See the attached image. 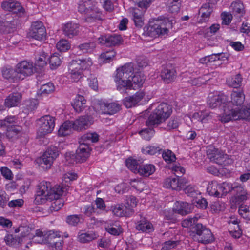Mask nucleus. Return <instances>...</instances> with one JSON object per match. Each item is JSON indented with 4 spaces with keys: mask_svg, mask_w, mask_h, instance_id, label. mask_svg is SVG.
Masks as SVG:
<instances>
[{
    "mask_svg": "<svg viewBox=\"0 0 250 250\" xmlns=\"http://www.w3.org/2000/svg\"><path fill=\"white\" fill-rule=\"evenodd\" d=\"M63 192V188L60 185H55L52 188L50 182L42 181L38 186L34 202L37 204H40L45 203L46 200L53 201L60 198Z\"/></svg>",
    "mask_w": 250,
    "mask_h": 250,
    "instance_id": "nucleus-1",
    "label": "nucleus"
},
{
    "mask_svg": "<svg viewBox=\"0 0 250 250\" xmlns=\"http://www.w3.org/2000/svg\"><path fill=\"white\" fill-rule=\"evenodd\" d=\"M133 74L134 67L131 63H126L117 69L114 80L119 91L121 93H126V90L133 88L130 79Z\"/></svg>",
    "mask_w": 250,
    "mask_h": 250,
    "instance_id": "nucleus-2",
    "label": "nucleus"
},
{
    "mask_svg": "<svg viewBox=\"0 0 250 250\" xmlns=\"http://www.w3.org/2000/svg\"><path fill=\"white\" fill-rule=\"evenodd\" d=\"M55 118L49 115L42 116L36 121L37 136L42 137L50 133L55 125Z\"/></svg>",
    "mask_w": 250,
    "mask_h": 250,
    "instance_id": "nucleus-3",
    "label": "nucleus"
},
{
    "mask_svg": "<svg viewBox=\"0 0 250 250\" xmlns=\"http://www.w3.org/2000/svg\"><path fill=\"white\" fill-rule=\"evenodd\" d=\"M172 19L165 18L162 22L158 21L154 24L150 25L147 27V34L149 36L154 38L167 34L168 33V29L172 28Z\"/></svg>",
    "mask_w": 250,
    "mask_h": 250,
    "instance_id": "nucleus-4",
    "label": "nucleus"
},
{
    "mask_svg": "<svg viewBox=\"0 0 250 250\" xmlns=\"http://www.w3.org/2000/svg\"><path fill=\"white\" fill-rule=\"evenodd\" d=\"M240 119H250V103L248 104L243 110H232L227 108L225 115L221 117V121L226 123L231 120H236Z\"/></svg>",
    "mask_w": 250,
    "mask_h": 250,
    "instance_id": "nucleus-5",
    "label": "nucleus"
},
{
    "mask_svg": "<svg viewBox=\"0 0 250 250\" xmlns=\"http://www.w3.org/2000/svg\"><path fill=\"white\" fill-rule=\"evenodd\" d=\"M207 153L211 161L219 165L226 166L232 163V160L229 155L214 146H210L207 150Z\"/></svg>",
    "mask_w": 250,
    "mask_h": 250,
    "instance_id": "nucleus-6",
    "label": "nucleus"
},
{
    "mask_svg": "<svg viewBox=\"0 0 250 250\" xmlns=\"http://www.w3.org/2000/svg\"><path fill=\"white\" fill-rule=\"evenodd\" d=\"M245 96L242 90L237 89L232 91L230 95V101L227 102L226 106H224V113L221 118L225 115V110L227 108L229 110H239L240 107L244 103Z\"/></svg>",
    "mask_w": 250,
    "mask_h": 250,
    "instance_id": "nucleus-7",
    "label": "nucleus"
},
{
    "mask_svg": "<svg viewBox=\"0 0 250 250\" xmlns=\"http://www.w3.org/2000/svg\"><path fill=\"white\" fill-rule=\"evenodd\" d=\"M192 231L196 234L199 242L208 244L213 241L214 238L210 229L201 223H197L192 227Z\"/></svg>",
    "mask_w": 250,
    "mask_h": 250,
    "instance_id": "nucleus-8",
    "label": "nucleus"
},
{
    "mask_svg": "<svg viewBox=\"0 0 250 250\" xmlns=\"http://www.w3.org/2000/svg\"><path fill=\"white\" fill-rule=\"evenodd\" d=\"M59 151L57 147L51 146L47 148L42 157L37 159L36 161L37 163L41 165V167H44L43 165H46V168H50L54 160L58 156Z\"/></svg>",
    "mask_w": 250,
    "mask_h": 250,
    "instance_id": "nucleus-9",
    "label": "nucleus"
},
{
    "mask_svg": "<svg viewBox=\"0 0 250 250\" xmlns=\"http://www.w3.org/2000/svg\"><path fill=\"white\" fill-rule=\"evenodd\" d=\"M48 55L43 51H37L35 52V62L34 66H32V73L33 72L42 74L44 71V67L47 64V61L48 60ZM42 76H37L40 78Z\"/></svg>",
    "mask_w": 250,
    "mask_h": 250,
    "instance_id": "nucleus-10",
    "label": "nucleus"
},
{
    "mask_svg": "<svg viewBox=\"0 0 250 250\" xmlns=\"http://www.w3.org/2000/svg\"><path fill=\"white\" fill-rule=\"evenodd\" d=\"M46 32L43 23L39 21L32 22V39L41 45L46 39Z\"/></svg>",
    "mask_w": 250,
    "mask_h": 250,
    "instance_id": "nucleus-11",
    "label": "nucleus"
},
{
    "mask_svg": "<svg viewBox=\"0 0 250 250\" xmlns=\"http://www.w3.org/2000/svg\"><path fill=\"white\" fill-rule=\"evenodd\" d=\"M227 96L224 94L209 93L208 98L207 104L209 107L215 108L223 105L226 106Z\"/></svg>",
    "mask_w": 250,
    "mask_h": 250,
    "instance_id": "nucleus-12",
    "label": "nucleus"
},
{
    "mask_svg": "<svg viewBox=\"0 0 250 250\" xmlns=\"http://www.w3.org/2000/svg\"><path fill=\"white\" fill-rule=\"evenodd\" d=\"M188 183L185 178L179 177H169L166 179L164 183V187L167 188H171L177 191L181 190L184 186Z\"/></svg>",
    "mask_w": 250,
    "mask_h": 250,
    "instance_id": "nucleus-13",
    "label": "nucleus"
},
{
    "mask_svg": "<svg viewBox=\"0 0 250 250\" xmlns=\"http://www.w3.org/2000/svg\"><path fill=\"white\" fill-rule=\"evenodd\" d=\"M1 7L4 10L19 14V16H21L24 13V9L21 3L14 0H9L2 2Z\"/></svg>",
    "mask_w": 250,
    "mask_h": 250,
    "instance_id": "nucleus-14",
    "label": "nucleus"
},
{
    "mask_svg": "<svg viewBox=\"0 0 250 250\" xmlns=\"http://www.w3.org/2000/svg\"><path fill=\"white\" fill-rule=\"evenodd\" d=\"M161 77L162 79L167 83L174 81L176 77V72L174 67L170 64L163 66Z\"/></svg>",
    "mask_w": 250,
    "mask_h": 250,
    "instance_id": "nucleus-15",
    "label": "nucleus"
},
{
    "mask_svg": "<svg viewBox=\"0 0 250 250\" xmlns=\"http://www.w3.org/2000/svg\"><path fill=\"white\" fill-rule=\"evenodd\" d=\"M99 42L107 46L118 45L121 44L123 40L120 35L113 34L109 36H101L98 38Z\"/></svg>",
    "mask_w": 250,
    "mask_h": 250,
    "instance_id": "nucleus-16",
    "label": "nucleus"
},
{
    "mask_svg": "<svg viewBox=\"0 0 250 250\" xmlns=\"http://www.w3.org/2000/svg\"><path fill=\"white\" fill-rule=\"evenodd\" d=\"M62 30L66 37L71 39L78 35L80 32V25L76 23L70 21L63 24Z\"/></svg>",
    "mask_w": 250,
    "mask_h": 250,
    "instance_id": "nucleus-17",
    "label": "nucleus"
},
{
    "mask_svg": "<svg viewBox=\"0 0 250 250\" xmlns=\"http://www.w3.org/2000/svg\"><path fill=\"white\" fill-rule=\"evenodd\" d=\"M98 108L103 114H114L120 109V105L116 103H106L101 102L98 105Z\"/></svg>",
    "mask_w": 250,
    "mask_h": 250,
    "instance_id": "nucleus-18",
    "label": "nucleus"
},
{
    "mask_svg": "<svg viewBox=\"0 0 250 250\" xmlns=\"http://www.w3.org/2000/svg\"><path fill=\"white\" fill-rule=\"evenodd\" d=\"M69 72L70 79L74 82L81 81L84 76L83 71L79 69V65L75 62L70 63Z\"/></svg>",
    "mask_w": 250,
    "mask_h": 250,
    "instance_id": "nucleus-19",
    "label": "nucleus"
},
{
    "mask_svg": "<svg viewBox=\"0 0 250 250\" xmlns=\"http://www.w3.org/2000/svg\"><path fill=\"white\" fill-rule=\"evenodd\" d=\"M18 75L22 78L30 76L31 74V65L30 62L26 61L18 63L15 67Z\"/></svg>",
    "mask_w": 250,
    "mask_h": 250,
    "instance_id": "nucleus-20",
    "label": "nucleus"
},
{
    "mask_svg": "<svg viewBox=\"0 0 250 250\" xmlns=\"http://www.w3.org/2000/svg\"><path fill=\"white\" fill-rule=\"evenodd\" d=\"M192 208L193 206L187 202L177 201L175 203L173 210L178 214L185 215L191 211Z\"/></svg>",
    "mask_w": 250,
    "mask_h": 250,
    "instance_id": "nucleus-21",
    "label": "nucleus"
},
{
    "mask_svg": "<svg viewBox=\"0 0 250 250\" xmlns=\"http://www.w3.org/2000/svg\"><path fill=\"white\" fill-rule=\"evenodd\" d=\"M207 0L208 2L204 4L199 10V13L201 14L202 20L204 21H207L209 17L213 11L212 5L216 2L215 0Z\"/></svg>",
    "mask_w": 250,
    "mask_h": 250,
    "instance_id": "nucleus-22",
    "label": "nucleus"
},
{
    "mask_svg": "<svg viewBox=\"0 0 250 250\" xmlns=\"http://www.w3.org/2000/svg\"><path fill=\"white\" fill-rule=\"evenodd\" d=\"M90 150L91 149L88 146L80 144L75 153L77 157V162L82 163L85 161L89 156Z\"/></svg>",
    "mask_w": 250,
    "mask_h": 250,
    "instance_id": "nucleus-23",
    "label": "nucleus"
},
{
    "mask_svg": "<svg viewBox=\"0 0 250 250\" xmlns=\"http://www.w3.org/2000/svg\"><path fill=\"white\" fill-rule=\"evenodd\" d=\"M3 77L7 80L15 82L21 80H23L24 78L18 75V72L16 69H13L12 68L4 67L2 70Z\"/></svg>",
    "mask_w": 250,
    "mask_h": 250,
    "instance_id": "nucleus-24",
    "label": "nucleus"
},
{
    "mask_svg": "<svg viewBox=\"0 0 250 250\" xmlns=\"http://www.w3.org/2000/svg\"><path fill=\"white\" fill-rule=\"evenodd\" d=\"M155 111L165 121L171 114L172 108L170 105L163 103L160 104Z\"/></svg>",
    "mask_w": 250,
    "mask_h": 250,
    "instance_id": "nucleus-25",
    "label": "nucleus"
},
{
    "mask_svg": "<svg viewBox=\"0 0 250 250\" xmlns=\"http://www.w3.org/2000/svg\"><path fill=\"white\" fill-rule=\"evenodd\" d=\"M99 140V135L96 132H88L83 135L79 139V144L88 146Z\"/></svg>",
    "mask_w": 250,
    "mask_h": 250,
    "instance_id": "nucleus-26",
    "label": "nucleus"
},
{
    "mask_svg": "<svg viewBox=\"0 0 250 250\" xmlns=\"http://www.w3.org/2000/svg\"><path fill=\"white\" fill-rule=\"evenodd\" d=\"M21 98V95L20 93H12L5 100V105L8 108L17 106L20 102Z\"/></svg>",
    "mask_w": 250,
    "mask_h": 250,
    "instance_id": "nucleus-27",
    "label": "nucleus"
},
{
    "mask_svg": "<svg viewBox=\"0 0 250 250\" xmlns=\"http://www.w3.org/2000/svg\"><path fill=\"white\" fill-rule=\"evenodd\" d=\"M85 20L86 22H91L97 20H101V14L96 5L93 7L84 15Z\"/></svg>",
    "mask_w": 250,
    "mask_h": 250,
    "instance_id": "nucleus-28",
    "label": "nucleus"
},
{
    "mask_svg": "<svg viewBox=\"0 0 250 250\" xmlns=\"http://www.w3.org/2000/svg\"><path fill=\"white\" fill-rule=\"evenodd\" d=\"M17 23L15 21H0V33L8 34L14 32L16 29Z\"/></svg>",
    "mask_w": 250,
    "mask_h": 250,
    "instance_id": "nucleus-29",
    "label": "nucleus"
},
{
    "mask_svg": "<svg viewBox=\"0 0 250 250\" xmlns=\"http://www.w3.org/2000/svg\"><path fill=\"white\" fill-rule=\"evenodd\" d=\"M232 14L238 18H241L245 13V8L243 3L240 0L233 1L230 6Z\"/></svg>",
    "mask_w": 250,
    "mask_h": 250,
    "instance_id": "nucleus-30",
    "label": "nucleus"
},
{
    "mask_svg": "<svg viewBox=\"0 0 250 250\" xmlns=\"http://www.w3.org/2000/svg\"><path fill=\"white\" fill-rule=\"evenodd\" d=\"M74 123L73 121H66L60 127L58 130V135L61 137L65 136L70 134L74 129Z\"/></svg>",
    "mask_w": 250,
    "mask_h": 250,
    "instance_id": "nucleus-31",
    "label": "nucleus"
},
{
    "mask_svg": "<svg viewBox=\"0 0 250 250\" xmlns=\"http://www.w3.org/2000/svg\"><path fill=\"white\" fill-rule=\"evenodd\" d=\"M96 4L95 0H82L79 2L78 11L84 15Z\"/></svg>",
    "mask_w": 250,
    "mask_h": 250,
    "instance_id": "nucleus-32",
    "label": "nucleus"
},
{
    "mask_svg": "<svg viewBox=\"0 0 250 250\" xmlns=\"http://www.w3.org/2000/svg\"><path fill=\"white\" fill-rule=\"evenodd\" d=\"M74 130H82L83 129H87L89 125V120L88 117L85 116L80 117L78 119L74 121Z\"/></svg>",
    "mask_w": 250,
    "mask_h": 250,
    "instance_id": "nucleus-33",
    "label": "nucleus"
},
{
    "mask_svg": "<svg viewBox=\"0 0 250 250\" xmlns=\"http://www.w3.org/2000/svg\"><path fill=\"white\" fill-rule=\"evenodd\" d=\"M86 100L83 96L78 95L75 98L72 104L75 110L78 112H81L86 107Z\"/></svg>",
    "mask_w": 250,
    "mask_h": 250,
    "instance_id": "nucleus-34",
    "label": "nucleus"
},
{
    "mask_svg": "<svg viewBox=\"0 0 250 250\" xmlns=\"http://www.w3.org/2000/svg\"><path fill=\"white\" fill-rule=\"evenodd\" d=\"M130 13L136 26H142L143 25V12L139 8H132Z\"/></svg>",
    "mask_w": 250,
    "mask_h": 250,
    "instance_id": "nucleus-35",
    "label": "nucleus"
},
{
    "mask_svg": "<svg viewBox=\"0 0 250 250\" xmlns=\"http://www.w3.org/2000/svg\"><path fill=\"white\" fill-rule=\"evenodd\" d=\"M136 229L143 232H150L153 230L152 224L145 218L138 222Z\"/></svg>",
    "mask_w": 250,
    "mask_h": 250,
    "instance_id": "nucleus-36",
    "label": "nucleus"
},
{
    "mask_svg": "<svg viewBox=\"0 0 250 250\" xmlns=\"http://www.w3.org/2000/svg\"><path fill=\"white\" fill-rule=\"evenodd\" d=\"M21 131V127L19 126H8L6 133V137L12 140L18 138Z\"/></svg>",
    "mask_w": 250,
    "mask_h": 250,
    "instance_id": "nucleus-37",
    "label": "nucleus"
},
{
    "mask_svg": "<svg viewBox=\"0 0 250 250\" xmlns=\"http://www.w3.org/2000/svg\"><path fill=\"white\" fill-rule=\"evenodd\" d=\"M55 90L54 84L51 83H48L42 85L40 89L37 91V96L40 98L41 96L49 94Z\"/></svg>",
    "mask_w": 250,
    "mask_h": 250,
    "instance_id": "nucleus-38",
    "label": "nucleus"
},
{
    "mask_svg": "<svg viewBox=\"0 0 250 250\" xmlns=\"http://www.w3.org/2000/svg\"><path fill=\"white\" fill-rule=\"evenodd\" d=\"M163 121V119L154 111L150 114L146 124L147 126L151 127L158 125Z\"/></svg>",
    "mask_w": 250,
    "mask_h": 250,
    "instance_id": "nucleus-39",
    "label": "nucleus"
},
{
    "mask_svg": "<svg viewBox=\"0 0 250 250\" xmlns=\"http://www.w3.org/2000/svg\"><path fill=\"white\" fill-rule=\"evenodd\" d=\"M235 187H233L231 184L224 182L222 184H218V191L217 197H220L222 195L226 194L227 193L231 191Z\"/></svg>",
    "mask_w": 250,
    "mask_h": 250,
    "instance_id": "nucleus-40",
    "label": "nucleus"
},
{
    "mask_svg": "<svg viewBox=\"0 0 250 250\" xmlns=\"http://www.w3.org/2000/svg\"><path fill=\"white\" fill-rule=\"evenodd\" d=\"M155 171V167L152 164H146L140 166L139 167V173L144 176L148 177L152 174Z\"/></svg>",
    "mask_w": 250,
    "mask_h": 250,
    "instance_id": "nucleus-41",
    "label": "nucleus"
},
{
    "mask_svg": "<svg viewBox=\"0 0 250 250\" xmlns=\"http://www.w3.org/2000/svg\"><path fill=\"white\" fill-rule=\"evenodd\" d=\"M130 79L133 85V88L131 89H135L143 85L145 80V77L141 72H139L136 73Z\"/></svg>",
    "mask_w": 250,
    "mask_h": 250,
    "instance_id": "nucleus-42",
    "label": "nucleus"
},
{
    "mask_svg": "<svg viewBox=\"0 0 250 250\" xmlns=\"http://www.w3.org/2000/svg\"><path fill=\"white\" fill-rule=\"evenodd\" d=\"M4 241L7 245L16 247L21 244L22 239L21 238L14 234H8L4 238Z\"/></svg>",
    "mask_w": 250,
    "mask_h": 250,
    "instance_id": "nucleus-43",
    "label": "nucleus"
},
{
    "mask_svg": "<svg viewBox=\"0 0 250 250\" xmlns=\"http://www.w3.org/2000/svg\"><path fill=\"white\" fill-rule=\"evenodd\" d=\"M71 62H75L79 65V69L83 70L88 69L92 65V62L90 58L85 59H78L72 60Z\"/></svg>",
    "mask_w": 250,
    "mask_h": 250,
    "instance_id": "nucleus-44",
    "label": "nucleus"
},
{
    "mask_svg": "<svg viewBox=\"0 0 250 250\" xmlns=\"http://www.w3.org/2000/svg\"><path fill=\"white\" fill-rule=\"evenodd\" d=\"M32 242L38 244H42L46 242L44 231L37 229L35 234L32 236Z\"/></svg>",
    "mask_w": 250,
    "mask_h": 250,
    "instance_id": "nucleus-45",
    "label": "nucleus"
},
{
    "mask_svg": "<svg viewBox=\"0 0 250 250\" xmlns=\"http://www.w3.org/2000/svg\"><path fill=\"white\" fill-rule=\"evenodd\" d=\"M95 47L96 44L94 42H90L81 44L77 48L81 53H84L91 52Z\"/></svg>",
    "mask_w": 250,
    "mask_h": 250,
    "instance_id": "nucleus-46",
    "label": "nucleus"
},
{
    "mask_svg": "<svg viewBox=\"0 0 250 250\" xmlns=\"http://www.w3.org/2000/svg\"><path fill=\"white\" fill-rule=\"evenodd\" d=\"M116 53L114 50H110L102 53L100 55V59L104 63L109 62L113 60Z\"/></svg>",
    "mask_w": 250,
    "mask_h": 250,
    "instance_id": "nucleus-47",
    "label": "nucleus"
},
{
    "mask_svg": "<svg viewBox=\"0 0 250 250\" xmlns=\"http://www.w3.org/2000/svg\"><path fill=\"white\" fill-rule=\"evenodd\" d=\"M126 166L134 173H138L139 165L138 162L134 159L128 158L125 161Z\"/></svg>",
    "mask_w": 250,
    "mask_h": 250,
    "instance_id": "nucleus-48",
    "label": "nucleus"
},
{
    "mask_svg": "<svg viewBox=\"0 0 250 250\" xmlns=\"http://www.w3.org/2000/svg\"><path fill=\"white\" fill-rule=\"evenodd\" d=\"M70 43L66 39L60 40L56 44V48L61 52H66L70 48Z\"/></svg>",
    "mask_w": 250,
    "mask_h": 250,
    "instance_id": "nucleus-49",
    "label": "nucleus"
},
{
    "mask_svg": "<svg viewBox=\"0 0 250 250\" xmlns=\"http://www.w3.org/2000/svg\"><path fill=\"white\" fill-rule=\"evenodd\" d=\"M210 207L211 211L213 213L223 211L226 208L225 203L219 201L213 202Z\"/></svg>",
    "mask_w": 250,
    "mask_h": 250,
    "instance_id": "nucleus-50",
    "label": "nucleus"
},
{
    "mask_svg": "<svg viewBox=\"0 0 250 250\" xmlns=\"http://www.w3.org/2000/svg\"><path fill=\"white\" fill-rule=\"evenodd\" d=\"M242 80V78L240 74L235 75L231 79L227 81L228 84L229 86L234 88H237L240 86Z\"/></svg>",
    "mask_w": 250,
    "mask_h": 250,
    "instance_id": "nucleus-51",
    "label": "nucleus"
},
{
    "mask_svg": "<svg viewBox=\"0 0 250 250\" xmlns=\"http://www.w3.org/2000/svg\"><path fill=\"white\" fill-rule=\"evenodd\" d=\"M162 149L159 146H148L142 149V152L145 154L155 155L160 153Z\"/></svg>",
    "mask_w": 250,
    "mask_h": 250,
    "instance_id": "nucleus-52",
    "label": "nucleus"
},
{
    "mask_svg": "<svg viewBox=\"0 0 250 250\" xmlns=\"http://www.w3.org/2000/svg\"><path fill=\"white\" fill-rule=\"evenodd\" d=\"M207 191L210 195L217 197V194L218 193V183L216 182L209 183L207 187Z\"/></svg>",
    "mask_w": 250,
    "mask_h": 250,
    "instance_id": "nucleus-53",
    "label": "nucleus"
},
{
    "mask_svg": "<svg viewBox=\"0 0 250 250\" xmlns=\"http://www.w3.org/2000/svg\"><path fill=\"white\" fill-rule=\"evenodd\" d=\"M60 57L57 55H52L49 58V64L51 69H56L61 64Z\"/></svg>",
    "mask_w": 250,
    "mask_h": 250,
    "instance_id": "nucleus-54",
    "label": "nucleus"
},
{
    "mask_svg": "<svg viewBox=\"0 0 250 250\" xmlns=\"http://www.w3.org/2000/svg\"><path fill=\"white\" fill-rule=\"evenodd\" d=\"M124 205L123 204H117L114 206H112L111 207L113 214L117 217L124 216Z\"/></svg>",
    "mask_w": 250,
    "mask_h": 250,
    "instance_id": "nucleus-55",
    "label": "nucleus"
},
{
    "mask_svg": "<svg viewBox=\"0 0 250 250\" xmlns=\"http://www.w3.org/2000/svg\"><path fill=\"white\" fill-rule=\"evenodd\" d=\"M81 217V215H69L67 216L66 221L69 225L75 226L80 222Z\"/></svg>",
    "mask_w": 250,
    "mask_h": 250,
    "instance_id": "nucleus-56",
    "label": "nucleus"
},
{
    "mask_svg": "<svg viewBox=\"0 0 250 250\" xmlns=\"http://www.w3.org/2000/svg\"><path fill=\"white\" fill-rule=\"evenodd\" d=\"M162 157L164 160L168 163L174 162L176 159L175 154L169 150L164 151L162 153Z\"/></svg>",
    "mask_w": 250,
    "mask_h": 250,
    "instance_id": "nucleus-57",
    "label": "nucleus"
},
{
    "mask_svg": "<svg viewBox=\"0 0 250 250\" xmlns=\"http://www.w3.org/2000/svg\"><path fill=\"white\" fill-rule=\"evenodd\" d=\"M185 193L188 196L195 197L198 194V190L196 187L193 185H189L185 188H183Z\"/></svg>",
    "mask_w": 250,
    "mask_h": 250,
    "instance_id": "nucleus-58",
    "label": "nucleus"
},
{
    "mask_svg": "<svg viewBox=\"0 0 250 250\" xmlns=\"http://www.w3.org/2000/svg\"><path fill=\"white\" fill-rule=\"evenodd\" d=\"M96 236L92 233H83L78 236V240L81 243H86L95 239Z\"/></svg>",
    "mask_w": 250,
    "mask_h": 250,
    "instance_id": "nucleus-59",
    "label": "nucleus"
},
{
    "mask_svg": "<svg viewBox=\"0 0 250 250\" xmlns=\"http://www.w3.org/2000/svg\"><path fill=\"white\" fill-rule=\"evenodd\" d=\"M53 202L51 203V209L54 211H57L60 209L63 206V200L60 198H57L56 199H54Z\"/></svg>",
    "mask_w": 250,
    "mask_h": 250,
    "instance_id": "nucleus-60",
    "label": "nucleus"
},
{
    "mask_svg": "<svg viewBox=\"0 0 250 250\" xmlns=\"http://www.w3.org/2000/svg\"><path fill=\"white\" fill-rule=\"evenodd\" d=\"M198 220V217L196 216H194L193 217H189L185 220H184L182 222V226L183 227L188 228L190 227H193L197 223V221Z\"/></svg>",
    "mask_w": 250,
    "mask_h": 250,
    "instance_id": "nucleus-61",
    "label": "nucleus"
},
{
    "mask_svg": "<svg viewBox=\"0 0 250 250\" xmlns=\"http://www.w3.org/2000/svg\"><path fill=\"white\" fill-rule=\"evenodd\" d=\"M154 130L151 128H146L139 132L140 135L145 140H149L154 134Z\"/></svg>",
    "mask_w": 250,
    "mask_h": 250,
    "instance_id": "nucleus-62",
    "label": "nucleus"
},
{
    "mask_svg": "<svg viewBox=\"0 0 250 250\" xmlns=\"http://www.w3.org/2000/svg\"><path fill=\"white\" fill-rule=\"evenodd\" d=\"M180 123L179 118L176 117L171 119L168 121L166 129L168 130L176 129L178 127Z\"/></svg>",
    "mask_w": 250,
    "mask_h": 250,
    "instance_id": "nucleus-63",
    "label": "nucleus"
},
{
    "mask_svg": "<svg viewBox=\"0 0 250 250\" xmlns=\"http://www.w3.org/2000/svg\"><path fill=\"white\" fill-rule=\"evenodd\" d=\"M63 241L62 239L58 238L57 241L49 242V247L52 249V250H60L62 247Z\"/></svg>",
    "mask_w": 250,
    "mask_h": 250,
    "instance_id": "nucleus-64",
    "label": "nucleus"
}]
</instances>
